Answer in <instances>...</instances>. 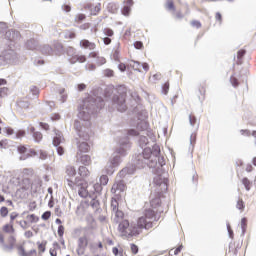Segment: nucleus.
<instances>
[{"instance_id":"f257e3e1","label":"nucleus","mask_w":256,"mask_h":256,"mask_svg":"<svg viewBox=\"0 0 256 256\" xmlns=\"http://www.w3.org/2000/svg\"><path fill=\"white\" fill-rule=\"evenodd\" d=\"M105 107V100L101 97L90 96L83 101L79 108L78 119L74 122V128L81 140L78 141V153H87L90 149L87 141L91 138V115H95L101 108Z\"/></svg>"},{"instance_id":"f03ea898","label":"nucleus","mask_w":256,"mask_h":256,"mask_svg":"<svg viewBox=\"0 0 256 256\" xmlns=\"http://www.w3.org/2000/svg\"><path fill=\"white\" fill-rule=\"evenodd\" d=\"M159 159H164V157L161 156L159 145L154 144L152 148L146 147L142 153L135 154L132 161L137 169H145V167L153 169L159 164Z\"/></svg>"},{"instance_id":"7ed1b4c3","label":"nucleus","mask_w":256,"mask_h":256,"mask_svg":"<svg viewBox=\"0 0 256 256\" xmlns=\"http://www.w3.org/2000/svg\"><path fill=\"white\" fill-rule=\"evenodd\" d=\"M163 167H165V158H158V164L152 168V172L155 174L153 183L157 186L158 195L166 193L168 189L167 183H169V179H167V174Z\"/></svg>"},{"instance_id":"20e7f679","label":"nucleus","mask_w":256,"mask_h":256,"mask_svg":"<svg viewBox=\"0 0 256 256\" xmlns=\"http://www.w3.org/2000/svg\"><path fill=\"white\" fill-rule=\"evenodd\" d=\"M131 148V144L129 143V138L125 137L119 140L118 146L116 147L115 151L111 155L109 161L119 167L121 162L123 161V157L127 156V151Z\"/></svg>"},{"instance_id":"39448f33","label":"nucleus","mask_w":256,"mask_h":256,"mask_svg":"<svg viewBox=\"0 0 256 256\" xmlns=\"http://www.w3.org/2000/svg\"><path fill=\"white\" fill-rule=\"evenodd\" d=\"M118 231L121 233L122 237H137L139 235V230L135 224L129 223V220H123L118 224Z\"/></svg>"},{"instance_id":"423d86ee","label":"nucleus","mask_w":256,"mask_h":256,"mask_svg":"<svg viewBox=\"0 0 256 256\" xmlns=\"http://www.w3.org/2000/svg\"><path fill=\"white\" fill-rule=\"evenodd\" d=\"M125 97H127V94L125 93L114 94L112 97V107L117 109L119 113H125V111H127Z\"/></svg>"},{"instance_id":"0eeeda50","label":"nucleus","mask_w":256,"mask_h":256,"mask_svg":"<svg viewBox=\"0 0 256 256\" xmlns=\"http://www.w3.org/2000/svg\"><path fill=\"white\" fill-rule=\"evenodd\" d=\"M65 141V138L63 137V133L57 129L54 130V137L52 140V145L56 148L57 154L61 157L65 155V148L61 146V143Z\"/></svg>"},{"instance_id":"6e6552de","label":"nucleus","mask_w":256,"mask_h":256,"mask_svg":"<svg viewBox=\"0 0 256 256\" xmlns=\"http://www.w3.org/2000/svg\"><path fill=\"white\" fill-rule=\"evenodd\" d=\"M136 129L128 130L127 134L129 137H137V135H139V131H147V133H149V123H147L145 120H141L137 123Z\"/></svg>"},{"instance_id":"1a4fd4ad","label":"nucleus","mask_w":256,"mask_h":256,"mask_svg":"<svg viewBox=\"0 0 256 256\" xmlns=\"http://www.w3.org/2000/svg\"><path fill=\"white\" fill-rule=\"evenodd\" d=\"M87 245H89V239L87 238V235L80 237L77 241V249H76L77 255L79 256L85 255V249H87Z\"/></svg>"},{"instance_id":"9d476101","label":"nucleus","mask_w":256,"mask_h":256,"mask_svg":"<svg viewBox=\"0 0 256 256\" xmlns=\"http://www.w3.org/2000/svg\"><path fill=\"white\" fill-rule=\"evenodd\" d=\"M17 59V53L13 50H7L3 56H0V65H5L6 63H14Z\"/></svg>"},{"instance_id":"9b49d317","label":"nucleus","mask_w":256,"mask_h":256,"mask_svg":"<svg viewBox=\"0 0 256 256\" xmlns=\"http://www.w3.org/2000/svg\"><path fill=\"white\" fill-rule=\"evenodd\" d=\"M125 189H127L125 182L123 180H119L113 184L111 188V193H114L115 195H119L120 193H123Z\"/></svg>"},{"instance_id":"f8f14e48","label":"nucleus","mask_w":256,"mask_h":256,"mask_svg":"<svg viewBox=\"0 0 256 256\" xmlns=\"http://www.w3.org/2000/svg\"><path fill=\"white\" fill-rule=\"evenodd\" d=\"M153 222L146 219L145 216H141L137 221V229H151Z\"/></svg>"},{"instance_id":"ddd939ff","label":"nucleus","mask_w":256,"mask_h":256,"mask_svg":"<svg viewBox=\"0 0 256 256\" xmlns=\"http://www.w3.org/2000/svg\"><path fill=\"white\" fill-rule=\"evenodd\" d=\"M113 223L116 225H119L123 221H125V213L121 210H117L116 212H112V217H111Z\"/></svg>"},{"instance_id":"4468645a","label":"nucleus","mask_w":256,"mask_h":256,"mask_svg":"<svg viewBox=\"0 0 256 256\" xmlns=\"http://www.w3.org/2000/svg\"><path fill=\"white\" fill-rule=\"evenodd\" d=\"M28 133L32 135L35 143H41V141L43 140V134H41V132H35V127L33 126L28 127Z\"/></svg>"},{"instance_id":"2eb2a0df","label":"nucleus","mask_w":256,"mask_h":256,"mask_svg":"<svg viewBox=\"0 0 256 256\" xmlns=\"http://www.w3.org/2000/svg\"><path fill=\"white\" fill-rule=\"evenodd\" d=\"M76 157H77V161L79 163H82V165H85V167L91 165V156L87 154L81 155V153L77 152Z\"/></svg>"},{"instance_id":"dca6fc26","label":"nucleus","mask_w":256,"mask_h":256,"mask_svg":"<svg viewBox=\"0 0 256 256\" xmlns=\"http://www.w3.org/2000/svg\"><path fill=\"white\" fill-rule=\"evenodd\" d=\"M80 47L82 49H89V51H95L97 45L93 42H90L89 40L84 39L80 41Z\"/></svg>"},{"instance_id":"f3484780","label":"nucleus","mask_w":256,"mask_h":256,"mask_svg":"<svg viewBox=\"0 0 256 256\" xmlns=\"http://www.w3.org/2000/svg\"><path fill=\"white\" fill-rule=\"evenodd\" d=\"M6 37H8L9 41H18V39H21V33L17 30H10L6 32Z\"/></svg>"},{"instance_id":"a211bd4d","label":"nucleus","mask_w":256,"mask_h":256,"mask_svg":"<svg viewBox=\"0 0 256 256\" xmlns=\"http://www.w3.org/2000/svg\"><path fill=\"white\" fill-rule=\"evenodd\" d=\"M90 207L95 210V213L101 211V204L99 203V200L97 199V195L93 197L90 201Z\"/></svg>"},{"instance_id":"6ab92c4d","label":"nucleus","mask_w":256,"mask_h":256,"mask_svg":"<svg viewBox=\"0 0 256 256\" xmlns=\"http://www.w3.org/2000/svg\"><path fill=\"white\" fill-rule=\"evenodd\" d=\"M8 243L9 245L3 244L4 251H12L13 247H15L16 239L14 238V236H10L8 238Z\"/></svg>"},{"instance_id":"aec40b11","label":"nucleus","mask_w":256,"mask_h":256,"mask_svg":"<svg viewBox=\"0 0 256 256\" xmlns=\"http://www.w3.org/2000/svg\"><path fill=\"white\" fill-rule=\"evenodd\" d=\"M87 61V58L83 55H75L70 59V63L74 65V63H85Z\"/></svg>"},{"instance_id":"412c9836","label":"nucleus","mask_w":256,"mask_h":256,"mask_svg":"<svg viewBox=\"0 0 256 256\" xmlns=\"http://www.w3.org/2000/svg\"><path fill=\"white\" fill-rule=\"evenodd\" d=\"M150 198V205L153 209H157V207L161 206V198L159 196L153 198V195H151Z\"/></svg>"},{"instance_id":"4be33fe9","label":"nucleus","mask_w":256,"mask_h":256,"mask_svg":"<svg viewBox=\"0 0 256 256\" xmlns=\"http://www.w3.org/2000/svg\"><path fill=\"white\" fill-rule=\"evenodd\" d=\"M26 47L30 51H35V49H39L38 43L35 41V39H30L26 42Z\"/></svg>"},{"instance_id":"5701e85b","label":"nucleus","mask_w":256,"mask_h":256,"mask_svg":"<svg viewBox=\"0 0 256 256\" xmlns=\"http://www.w3.org/2000/svg\"><path fill=\"white\" fill-rule=\"evenodd\" d=\"M116 167L117 166L115 164H112L111 161L109 160L105 167V171H106L107 175H113V173H115Z\"/></svg>"},{"instance_id":"b1692460","label":"nucleus","mask_w":256,"mask_h":256,"mask_svg":"<svg viewBox=\"0 0 256 256\" xmlns=\"http://www.w3.org/2000/svg\"><path fill=\"white\" fill-rule=\"evenodd\" d=\"M144 217H146L148 221H151L152 219H154V221H157V216L155 215V212L153 209H147L145 211Z\"/></svg>"},{"instance_id":"393cba45","label":"nucleus","mask_w":256,"mask_h":256,"mask_svg":"<svg viewBox=\"0 0 256 256\" xmlns=\"http://www.w3.org/2000/svg\"><path fill=\"white\" fill-rule=\"evenodd\" d=\"M78 173L80 175V177H82V179H85L86 177H89V169H87V167L85 166H80L78 169Z\"/></svg>"},{"instance_id":"a878e982","label":"nucleus","mask_w":256,"mask_h":256,"mask_svg":"<svg viewBox=\"0 0 256 256\" xmlns=\"http://www.w3.org/2000/svg\"><path fill=\"white\" fill-rule=\"evenodd\" d=\"M40 51L43 55H52L53 54V48H51V46H49V45H43L40 48Z\"/></svg>"},{"instance_id":"bb28decb","label":"nucleus","mask_w":256,"mask_h":256,"mask_svg":"<svg viewBox=\"0 0 256 256\" xmlns=\"http://www.w3.org/2000/svg\"><path fill=\"white\" fill-rule=\"evenodd\" d=\"M141 62L139 61H135L132 60L130 61V67H132V69H134V71H139V73H141Z\"/></svg>"},{"instance_id":"cd10ccee","label":"nucleus","mask_w":256,"mask_h":256,"mask_svg":"<svg viewBox=\"0 0 256 256\" xmlns=\"http://www.w3.org/2000/svg\"><path fill=\"white\" fill-rule=\"evenodd\" d=\"M79 197H82V199H86V197H89V190L85 187H80L78 190Z\"/></svg>"},{"instance_id":"c85d7f7f","label":"nucleus","mask_w":256,"mask_h":256,"mask_svg":"<svg viewBox=\"0 0 256 256\" xmlns=\"http://www.w3.org/2000/svg\"><path fill=\"white\" fill-rule=\"evenodd\" d=\"M107 11H109V13H117V11H119V5L115 3H109L107 5Z\"/></svg>"},{"instance_id":"c756f323","label":"nucleus","mask_w":256,"mask_h":256,"mask_svg":"<svg viewBox=\"0 0 256 256\" xmlns=\"http://www.w3.org/2000/svg\"><path fill=\"white\" fill-rule=\"evenodd\" d=\"M242 185H244L246 191H251V185H253V183L250 182L249 178L244 177L242 179Z\"/></svg>"},{"instance_id":"7c9ffc66","label":"nucleus","mask_w":256,"mask_h":256,"mask_svg":"<svg viewBox=\"0 0 256 256\" xmlns=\"http://www.w3.org/2000/svg\"><path fill=\"white\" fill-rule=\"evenodd\" d=\"M138 143H139L141 149H143V147L148 145L149 139L147 138V136H140Z\"/></svg>"},{"instance_id":"2f4dec72","label":"nucleus","mask_w":256,"mask_h":256,"mask_svg":"<svg viewBox=\"0 0 256 256\" xmlns=\"http://www.w3.org/2000/svg\"><path fill=\"white\" fill-rule=\"evenodd\" d=\"M66 173L69 177H75V175H77V170L73 166H68L66 168Z\"/></svg>"},{"instance_id":"473e14b6","label":"nucleus","mask_w":256,"mask_h":256,"mask_svg":"<svg viewBox=\"0 0 256 256\" xmlns=\"http://www.w3.org/2000/svg\"><path fill=\"white\" fill-rule=\"evenodd\" d=\"M3 231H4L5 233H15V228H13V224L10 223V224L4 225Z\"/></svg>"},{"instance_id":"72a5a7b5","label":"nucleus","mask_w":256,"mask_h":256,"mask_svg":"<svg viewBox=\"0 0 256 256\" xmlns=\"http://www.w3.org/2000/svg\"><path fill=\"white\" fill-rule=\"evenodd\" d=\"M111 209H112V213H115L116 211H119V202H117L116 199H112Z\"/></svg>"},{"instance_id":"f704fd0d","label":"nucleus","mask_w":256,"mask_h":256,"mask_svg":"<svg viewBox=\"0 0 256 256\" xmlns=\"http://www.w3.org/2000/svg\"><path fill=\"white\" fill-rule=\"evenodd\" d=\"M93 189H94V193H96V195H101V191H103V187L99 183L94 184Z\"/></svg>"},{"instance_id":"c9c22d12","label":"nucleus","mask_w":256,"mask_h":256,"mask_svg":"<svg viewBox=\"0 0 256 256\" xmlns=\"http://www.w3.org/2000/svg\"><path fill=\"white\" fill-rule=\"evenodd\" d=\"M241 229H242V235H245V231H247V218L241 219Z\"/></svg>"},{"instance_id":"e433bc0d","label":"nucleus","mask_w":256,"mask_h":256,"mask_svg":"<svg viewBox=\"0 0 256 256\" xmlns=\"http://www.w3.org/2000/svg\"><path fill=\"white\" fill-rule=\"evenodd\" d=\"M68 186H70L71 189H75V186L79 187V185H82L81 182L77 181V178L75 179V182L71 180H67Z\"/></svg>"},{"instance_id":"4c0bfd02","label":"nucleus","mask_w":256,"mask_h":256,"mask_svg":"<svg viewBox=\"0 0 256 256\" xmlns=\"http://www.w3.org/2000/svg\"><path fill=\"white\" fill-rule=\"evenodd\" d=\"M26 219L30 222V223H37V221H39V217L35 216V214H30L26 217Z\"/></svg>"},{"instance_id":"58836bf2","label":"nucleus","mask_w":256,"mask_h":256,"mask_svg":"<svg viewBox=\"0 0 256 256\" xmlns=\"http://www.w3.org/2000/svg\"><path fill=\"white\" fill-rule=\"evenodd\" d=\"M131 169L129 168H123L120 172L119 175L120 177H125V175H131Z\"/></svg>"},{"instance_id":"ea45409f","label":"nucleus","mask_w":256,"mask_h":256,"mask_svg":"<svg viewBox=\"0 0 256 256\" xmlns=\"http://www.w3.org/2000/svg\"><path fill=\"white\" fill-rule=\"evenodd\" d=\"M104 77H113L115 75V72L111 69H105L103 70Z\"/></svg>"},{"instance_id":"a19ab883","label":"nucleus","mask_w":256,"mask_h":256,"mask_svg":"<svg viewBox=\"0 0 256 256\" xmlns=\"http://www.w3.org/2000/svg\"><path fill=\"white\" fill-rule=\"evenodd\" d=\"M107 183H109V176L107 175H102L100 177V185H107Z\"/></svg>"},{"instance_id":"79ce46f5","label":"nucleus","mask_w":256,"mask_h":256,"mask_svg":"<svg viewBox=\"0 0 256 256\" xmlns=\"http://www.w3.org/2000/svg\"><path fill=\"white\" fill-rule=\"evenodd\" d=\"M0 215L1 217H7V215H9V209L5 206L1 207Z\"/></svg>"},{"instance_id":"37998d69","label":"nucleus","mask_w":256,"mask_h":256,"mask_svg":"<svg viewBox=\"0 0 256 256\" xmlns=\"http://www.w3.org/2000/svg\"><path fill=\"white\" fill-rule=\"evenodd\" d=\"M8 94H9V88L7 87L0 88V97H7Z\"/></svg>"},{"instance_id":"c03bdc74","label":"nucleus","mask_w":256,"mask_h":256,"mask_svg":"<svg viewBox=\"0 0 256 256\" xmlns=\"http://www.w3.org/2000/svg\"><path fill=\"white\" fill-rule=\"evenodd\" d=\"M236 209H239V211H243L245 209V203L243 202V200L237 201Z\"/></svg>"},{"instance_id":"a18cd8bd","label":"nucleus","mask_w":256,"mask_h":256,"mask_svg":"<svg viewBox=\"0 0 256 256\" xmlns=\"http://www.w3.org/2000/svg\"><path fill=\"white\" fill-rule=\"evenodd\" d=\"M85 14H78L75 17V21L76 23H82L83 21H85Z\"/></svg>"},{"instance_id":"49530a36","label":"nucleus","mask_w":256,"mask_h":256,"mask_svg":"<svg viewBox=\"0 0 256 256\" xmlns=\"http://www.w3.org/2000/svg\"><path fill=\"white\" fill-rule=\"evenodd\" d=\"M189 123L192 127H195V125H197V118L195 116L189 115Z\"/></svg>"},{"instance_id":"de8ad7c7","label":"nucleus","mask_w":256,"mask_h":256,"mask_svg":"<svg viewBox=\"0 0 256 256\" xmlns=\"http://www.w3.org/2000/svg\"><path fill=\"white\" fill-rule=\"evenodd\" d=\"M45 245H47V241L39 243L38 242V249L41 253H45Z\"/></svg>"},{"instance_id":"09e8293b","label":"nucleus","mask_w":256,"mask_h":256,"mask_svg":"<svg viewBox=\"0 0 256 256\" xmlns=\"http://www.w3.org/2000/svg\"><path fill=\"white\" fill-rule=\"evenodd\" d=\"M25 135V130H18L16 133H15V138L16 139H22V137Z\"/></svg>"},{"instance_id":"8fccbe9b","label":"nucleus","mask_w":256,"mask_h":256,"mask_svg":"<svg viewBox=\"0 0 256 256\" xmlns=\"http://www.w3.org/2000/svg\"><path fill=\"white\" fill-rule=\"evenodd\" d=\"M129 13H131V7L125 5V6L122 8V14L125 15V16H127V15H129Z\"/></svg>"},{"instance_id":"3c124183","label":"nucleus","mask_w":256,"mask_h":256,"mask_svg":"<svg viewBox=\"0 0 256 256\" xmlns=\"http://www.w3.org/2000/svg\"><path fill=\"white\" fill-rule=\"evenodd\" d=\"M65 93V89L60 90V95H61V103H65L67 101V95L64 94Z\"/></svg>"},{"instance_id":"603ef678","label":"nucleus","mask_w":256,"mask_h":256,"mask_svg":"<svg viewBox=\"0 0 256 256\" xmlns=\"http://www.w3.org/2000/svg\"><path fill=\"white\" fill-rule=\"evenodd\" d=\"M51 218V211H46V212H44L43 214H42V219L44 220V221H48V219H50Z\"/></svg>"},{"instance_id":"864d4df0","label":"nucleus","mask_w":256,"mask_h":256,"mask_svg":"<svg viewBox=\"0 0 256 256\" xmlns=\"http://www.w3.org/2000/svg\"><path fill=\"white\" fill-rule=\"evenodd\" d=\"M18 223H19V225L22 229H28L29 228V223L27 222V220H23V221H20Z\"/></svg>"},{"instance_id":"5fc2aeb1","label":"nucleus","mask_w":256,"mask_h":256,"mask_svg":"<svg viewBox=\"0 0 256 256\" xmlns=\"http://www.w3.org/2000/svg\"><path fill=\"white\" fill-rule=\"evenodd\" d=\"M64 234H65V227L63 225L58 226L59 237H63Z\"/></svg>"},{"instance_id":"6e6d98bb","label":"nucleus","mask_w":256,"mask_h":256,"mask_svg":"<svg viewBox=\"0 0 256 256\" xmlns=\"http://www.w3.org/2000/svg\"><path fill=\"white\" fill-rule=\"evenodd\" d=\"M30 91H31L32 95H35V97H37V95H39V88H37L35 86H32L30 88Z\"/></svg>"},{"instance_id":"4d7b16f0","label":"nucleus","mask_w":256,"mask_h":256,"mask_svg":"<svg viewBox=\"0 0 256 256\" xmlns=\"http://www.w3.org/2000/svg\"><path fill=\"white\" fill-rule=\"evenodd\" d=\"M131 251L134 255H137V253H139V247L135 244H131Z\"/></svg>"},{"instance_id":"13d9d810","label":"nucleus","mask_w":256,"mask_h":256,"mask_svg":"<svg viewBox=\"0 0 256 256\" xmlns=\"http://www.w3.org/2000/svg\"><path fill=\"white\" fill-rule=\"evenodd\" d=\"M162 93H164V95H167V93H169V83H165L162 87Z\"/></svg>"},{"instance_id":"bf43d9fd","label":"nucleus","mask_w":256,"mask_h":256,"mask_svg":"<svg viewBox=\"0 0 256 256\" xmlns=\"http://www.w3.org/2000/svg\"><path fill=\"white\" fill-rule=\"evenodd\" d=\"M167 9H169V11H175V4L173 3V1H169L167 3Z\"/></svg>"},{"instance_id":"052dcab7","label":"nucleus","mask_w":256,"mask_h":256,"mask_svg":"<svg viewBox=\"0 0 256 256\" xmlns=\"http://www.w3.org/2000/svg\"><path fill=\"white\" fill-rule=\"evenodd\" d=\"M230 82L233 85V87H239V82L237 81V78L231 77Z\"/></svg>"},{"instance_id":"680f3d73","label":"nucleus","mask_w":256,"mask_h":256,"mask_svg":"<svg viewBox=\"0 0 256 256\" xmlns=\"http://www.w3.org/2000/svg\"><path fill=\"white\" fill-rule=\"evenodd\" d=\"M192 27H196V29H201V22L194 20L191 22Z\"/></svg>"},{"instance_id":"e2e57ef3","label":"nucleus","mask_w":256,"mask_h":256,"mask_svg":"<svg viewBox=\"0 0 256 256\" xmlns=\"http://www.w3.org/2000/svg\"><path fill=\"white\" fill-rule=\"evenodd\" d=\"M104 34L106 37H113V31L109 28L104 29Z\"/></svg>"},{"instance_id":"0e129e2a","label":"nucleus","mask_w":256,"mask_h":256,"mask_svg":"<svg viewBox=\"0 0 256 256\" xmlns=\"http://www.w3.org/2000/svg\"><path fill=\"white\" fill-rule=\"evenodd\" d=\"M227 231L230 239H233V230L231 229V224L227 223Z\"/></svg>"},{"instance_id":"69168bd1","label":"nucleus","mask_w":256,"mask_h":256,"mask_svg":"<svg viewBox=\"0 0 256 256\" xmlns=\"http://www.w3.org/2000/svg\"><path fill=\"white\" fill-rule=\"evenodd\" d=\"M134 47H135V49H142L143 48V42H141V41L134 42Z\"/></svg>"},{"instance_id":"338daca9","label":"nucleus","mask_w":256,"mask_h":256,"mask_svg":"<svg viewBox=\"0 0 256 256\" xmlns=\"http://www.w3.org/2000/svg\"><path fill=\"white\" fill-rule=\"evenodd\" d=\"M245 53H246L245 50H239L237 53L238 59H243V57H245Z\"/></svg>"},{"instance_id":"774afa93","label":"nucleus","mask_w":256,"mask_h":256,"mask_svg":"<svg viewBox=\"0 0 256 256\" xmlns=\"http://www.w3.org/2000/svg\"><path fill=\"white\" fill-rule=\"evenodd\" d=\"M39 157H40V159H47V152L40 150Z\"/></svg>"}]
</instances>
